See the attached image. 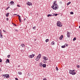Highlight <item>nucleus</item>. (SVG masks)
Wrapping results in <instances>:
<instances>
[{
  "mask_svg": "<svg viewBox=\"0 0 80 80\" xmlns=\"http://www.w3.org/2000/svg\"><path fill=\"white\" fill-rule=\"evenodd\" d=\"M42 66L43 68H45L46 67V66H47V65L46 64H43L41 66Z\"/></svg>",
  "mask_w": 80,
  "mask_h": 80,
  "instance_id": "nucleus-13",
  "label": "nucleus"
},
{
  "mask_svg": "<svg viewBox=\"0 0 80 80\" xmlns=\"http://www.w3.org/2000/svg\"><path fill=\"white\" fill-rule=\"evenodd\" d=\"M37 40V39H34V41H36Z\"/></svg>",
  "mask_w": 80,
  "mask_h": 80,
  "instance_id": "nucleus-47",
  "label": "nucleus"
},
{
  "mask_svg": "<svg viewBox=\"0 0 80 80\" xmlns=\"http://www.w3.org/2000/svg\"><path fill=\"white\" fill-rule=\"evenodd\" d=\"M17 6H18V7H21V6H19V5H18Z\"/></svg>",
  "mask_w": 80,
  "mask_h": 80,
  "instance_id": "nucleus-39",
  "label": "nucleus"
},
{
  "mask_svg": "<svg viewBox=\"0 0 80 80\" xmlns=\"http://www.w3.org/2000/svg\"><path fill=\"white\" fill-rule=\"evenodd\" d=\"M17 15L16 14H14V15Z\"/></svg>",
  "mask_w": 80,
  "mask_h": 80,
  "instance_id": "nucleus-52",
  "label": "nucleus"
},
{
  "mask_svg": "<svg viewBox=\"0 0 80 80\" xmlns=\"http://www.w3.org/2000/svg\"><path fill=\"white\" fill-rule=\"evenodd\" d=\"M56 1H55L54 2V5H57V4H56Z\"/></svg>",
  "mask_w": 80,
  "mask_h": 80,
  "instance_id": "nucleus-34",
  "label": "nucleus"
},
{
  "mask_svg": "<svg viewBox=\"0 0 80 80\" xmlns=\"http://www.w3.org/2000/svg\"><path fill=\"white\" fill-rule=\"evenodd\" d=\"M2 75L3 76V77H4V78H7L10 77L9 74H3Z\"/></svg>",
  "mask_w": 80,
  "mask_h": 80,
  "instance_id": "nucleus-3",
  "label": "nucleus"
},
{
  "mask_svg": "<svg viewBox=\"0 0 80 80\" xmlns=\"http://www.w3.org/2000/svg\"><path fill=\"white\" fill-rule=\"evenodd\" d=\"M43 59H44V60H48V58L45 56H43Z\"/></svg>",
  "mask_w": 80,
  "mask_h": 80,
  "instance_id": "nucleus-8",
  "label": "nucleus"
},
{
  "mask_svg": "<svg viewBox=\"0 0 80 80\" xmlns=\"http://www.w3.org/2000/svg\"><path fill=\"white\" fill-rule=\"evenodd\" d=\"M56 70L57 71H58V68L57 67H56Z\"/></svg>",
  "mask_w": 80,
  "mask_h": 80,
  "instance_id": "nucleus-32",
  "label": "nucleus"
},
{
  "mask_svg": "<svg viewBox=\"0 0 80 80\" xmlns=\"http://www.w3.org/2000/svg\"><path fill=\"white\" fill-rule=\"evenodd\" d=\"M63 36L62 35L60 37H59V39L61 40H62V39H63Z\"/></svg>",
  "mask_w": 80,
  "mask_h": 80,
  "instance_id": "nucleus-12",
  "label": "nucleus"
},
{
  "mask_svg": "<svg viewBox=\"0 0 80 80\" xmlns=\"http://www.w3.org/2000/svg\"><path fill=\"white\" fill-rule=\"evenodd\" d=\"M51 7L53 10H55L58 9V5H57V4H53Z\"/></svg>",
  "mask_w": 80,
  "mask_h": 80,
  "instance_id": "nucleus-1",
  "label": "nucleus"
},
{
  "mask_svg": "<svg viewBox=\"0 0 80 80\" xmlns=\"http://www.w3.org/2000/svg\"><path fill=\"white\" fill-rule=\"evenodd\" d=\"M27 5H29V6H30V5H32V4L30 2H28L27 3Z\"/></svg>",
  "mask_w": 80,
  "mask_h": 80,
  "instance_id": "nucleus-9",
  "label": "nucleus"
},
{
  "mask_svg": "<svg viewBox=\"0 0 80 80\" xmlns=\"http://www.w3.org/2000/svg\"><path fill=\"white\" fill-rule=\"evenodd\" d=\"M52 15L51 14H49L47 15L48 17H52Z\"/></svg>",
  "mask_w": 80,
  "mask_h": 80,
  "instance_id": "nucleus-16",
  "label": "nucleus"
},
{
  "mask_svg": "<svg viewBox=\"0 0 80 80\" xmlns=\"http://www.w3.org/2000/svg\"><path fill=\"white\" fill-rule=\"evenodd\" d=\"M58 15V14H54V16L56 17V16H57Z\"/></svg>",
  "mask_w": 80,
  "mask_h": 80,
  "instance_id": "nucleus-31",
  "label": "nucleus"
},
{
  "mask_svg": "<svg viewBox=\"0 0 80 80\" xmlns=\"http://www.w3.org/2000/svg\"><path fill=\"white\" fill-rule=\"evenodd\" d=\"M79 28H80V26H79Z\"/></svg>",
  "mask_w": 80,
  "mask_h": 80,
  "instance_id": "nucleus-53",
  "label": "nucleus"
},
{
  "mask_svg": "<svg viewBox=\"0 0 80 80\" xmlns=\"http://www.w3.org/2000/svg\"><path fill=\"white\" fill-rule=\"evenodd\" d=\"M36 26H34V27H32V29L33 30H36Z\"/></svg>",
  "mask_w": 80,
  "mask_h": 80,
  "instance_id": "nucleus-21",
  "label": "nucleus"
},
{
  "mask_svg": "<svg viewBox=\"0 0 80 80\" xmlns=\"http://www.w3.org/2000/svg\"><path fill=\"white\" fill-rule=\"evenodd\" d=\"M49 41V39H47L46 40V42H48Z\"/></svg>",
  "mask_w": 80,
  "mask_h": 80,
  "instance_id": "nucleus-23",
  "label": "nucleus"
},
{
  "mask_svg": "<svg viewBox=\"0 0 80 80\" xmlns=\"http://www.w3.org/2000/svg\"><path fill=\"white\" fill-rule=\"evenodd\" d=\"M15 79L16 80H18V79L17 78H15Z\"/></svg>",
  "mask_w": 80,
  "mask_h": 80,
  "instance_id": "nucleus-38",
  "label": "nucleus"
},
{
  "mask_svg": "<svg viewBox=\"0 0 80 80\" xmlns=\"http://www.w3.org/2000/svg\"><path fill=\"white\" fill-rule=\"evenodd\" d=\"M3 31L4 32H5V33L7 32L5 30H3Z\"/></svg>",
  "mask_w": 80,
  "mask_h": 80,
  "instance_id": "nucleus-40",
  "label": "nucleus"
},
{
  "mask_svg": "<svg viewBox=\"0 0 80 80\" xmlns=\"http://www.w3.org/2000/svg\"><path fill=\"white\" fill-rule=\"evenodd\" d=\"M8 63V62L6 61V63Z\"/></svg>",
  "mask_w": 80,
  "mask_h": 80,
  "instance_id": "nucleus-46",
  "label": "nucleus"
},
{
  "mask_svg": "<svg viewBox=\"0 0 80 80\" xmlns=\"http://www.w3.org/2000/svg\"><path fill=\"white\" fill-rule=\"evenodd\" d=\"M75 70H71V71H72V72H75Z\"/></svg>",
  "mask_w": 80,
  "mask_h": 80,
  "instance_id": "nucleus-41",
  "label": "nucleus"
},
{
  "mask_svg": "<svg viewBox=\"0 0 80 80\" xmlns=\"http://www.w3.org/2000/svg\"><path fill=\"white\" fill-rule=\"evenodd\" d=\"M67 36L68 38H69L70 37V33L68 31H67Z\"/></svg>",
  "mask_w": 80,
  "mask_h": 80,
  "instance_id": "nucleus-6",
  "label": "nucleus"
},
{
  "mask_svg": "<svg viewBox=\"0 0 80 80\" xmlns=\"http://www.w3.org/2000/svg\"><path fill=\"white\" fill-rule=\"evenodd\" d=\"M6 20H7V21H8V18H6Z\"/></svg>",
  "mask_w": 80,
  "mask_h": 80,
  "instance_id": "nucleus-45",
  "label": "nucleus"
},
{
  "mask_svg": "<svg viewBox=\"0 0 80 80\" xmlns=\"http://www.w3.org/2000/svg\"><path fill=\"white\" fill-rule=\"evenodd\" d=\"M10 4L11 5H14L15 3H14V2L13 1H11L10 2Z\"/></svg>",
  "mask_w": 80,
  "mask_h": 80,
  "instance_id": "nucleus-7",
  "label": "nucleus"
},
{
  "mask_svg": "<svg viewBox=\"0 0 80 80\" xmlns=\"http://www.w3.org/2000/svg\"><path fill=\"white\" fill-rule=\"evenodd\" d=\"M12 24H13V25H14V26H17V25L13 23H12Z\"/></svg>",
  "mask_w": 80,
  "mask_h": 80,
  "instance_id": "nucleus-36",
  "label": "nucleus"
},
{
  "mask_svg": "<svg viewBox=\"0 0 80 80\" xmlns=\"http://www.w3.org/2000/svg\"><path fill=\"white\" fill-rule=\"evenodd\" d=\"M21 46L22 47H25V45L24 44H21Z\"/></svg>",
  "mask_w": 80,
  "mask_h": 80,
  "instance_id": "nucleus-14",
  "label": "nucleus"
},
{
  "mask_svg": "<svg viewBox=\"0 0 80 80\" xmlns=\"http://www.w3.org/2000/svg\"><path fill=\"white\" fill-rule=\"evenodd\" d=\"M52 15V16H54V13H52V14H51Z\"/></svg>",
  "mask_w": 80,
  "mask_h": 80,
  "instance_id": "nucleus-35",
  "label": "nucleus"
},
{
  "mask_svg": "<svg viewBox=\"0 0 80 80\" xmlns=\"http://www.w3.org/2000/svg\"><path fill=\"white\" fill-rule=\"evenodd\" d=\"M62 48H65V46L64 45V46H61Z\"/></svg>",
  "mask_w": 80,
  "mask_h": 80,
  "instance_id": "nucleus-25",
  "label": "nucleus"
},
{
  "mask_svg": "<svg viewBox=\"0 0 80 80\" xmlns=\"http://www.w3.org/2000/svg\"><path fill=\"white\" fill-rule=\"evenodd\" d=\"M71 3V2H68V3L67 4V5H70V4Z\"/></svg>",
  "mask_w": 80,
  "mask_h": 80,
  "instance_id": "nucleus-20",
  "label": "nucleus"
},
{
  "mask_svg": "<svg viewBox=\"0 0 80 80\" xmlns=\"http://www.w3.org/2000/svg\"><path fill=\"white\" fill-rule=\"evenodd\" d=\"M16 10V9H14V10Z\"/></svg>",
  "mask_w": 80,
  "mask_h": 80,
  "instance_id": "nucleus-54",
  "label": "nucleus"
},
{
  "mask_svg": "<svg viewBox=\"0 0 80 80\" xmlns=\"http://www.w3.org/2000/svg\"><path fill=\"white\" fill-rule=\"evenodd\" d=\"M25 20H26V19L25 18L24 19V21H25Z\"/></svg>",
  "mask_w": 80,
  "mask_h": 80,
  "instance_id": "nucleus-49",
  "label": "nucleus"
},
{
  "mask_svg": "<svg viewBox=\"0 0 80 80\" xmlns=\"http://www.w3.org/2000/svg\"><path fill=\"white\" fill-rule=\"evenodd\" d=\"M10 8V7H8L6 9V10H7L9 8Z\"/></svg>",
  "mask_w": 80,
  "mask_h": 80,
  "instance_id": "nucleus-30",
  "label": "nucleus"
},
{
  "mask_svg": "<svg viewBox=\"0 0 80 80\" xmlns=\"http://www.w3.org/2000/svg\"><path fill=\"white\" fill-rule=\"evenodd\" d=\"M52 45H55V42L52 41L51 42Z\"/></svg>",
  "mask_w": 80,
  "mask_h": 80,
  "instance_id": "nucleus-19",
  "label": "nucleus"
},
{
  "mask_svg": "<svg viewBox=\"0 0 80 80\" xmlns=\"http://www.w3.org/2000/svg\"><path fill=\"white\" fill-rule=\"evenodd\" d=\"M42 56V55L40 54H39L38 55V56H37L38 58H41V57Z\"/></svg>",
  "mask_w": 80,
  "mask_h": 80,
  "instance_id": "nucleus-11",
  "label": "nucleus"
},
{
  "mask_svg": "<svg viewBox=\"0 0 80 80\" xmlns=\"http://www.w3.org/2000/svg\"><path fill=\"white\" fill-rule=\"evenodd\" d=\"M8 58H10V55H8L7 56Z\"/></svg>",
  "mask_w": 80,
  "mask_h": 80,
  "instance_id": "nucleus-29",
  "label": "nucleus"
},
{
  "mask_svg": "<svg viewBox=\"0 0 80 80\" xmlns=\"http://www.w3.org/2000/svg\"><path fill=\"white\" fill-rule=\"evenodd\" d=\"M39 59H40L39 58H38V57H37L36 58V61H38V60H39Z\"/></svg>",
  "mask_w": 80,
  "mask_h": 80,
  "instance_id": "nucleus-17",
  "label": "nucleus"
},
{
  "mask_svg": "<svg viewBox=\"0 0 80 80\" xmlns=\"http://www.w3.org/2000/svg\"><path fill=\"white\" fill-rule=\"evenodd\" d=\"M73 41H75V40H76V38H74L73 40Z\"/></svg>",
  "mask_w": 80,
  "mask_h": 80,
  "instance_id": "nucleus-27",
  "label": "nucleus"
},
{
  "mask_svg": "<svg viewBox=\"0 0 80 80\" xmlns=\"http://www.w3.org/2000/svg\"><path fill=\"white\" fill-rule=\"evenodd\" d=\"M9 13H7V14H6V16L7 17H8V15H9Z\"/></svg>",
  "mask_w": 80,
  "mask_h": 80,
  "instance_id": "nucleus-18",
  "label": "nucleus"
},
{
  "mask_svg": "<svg viewBox=\"0 0 80 80\" xmlns=\"http://www.w3.org/2000/svg\"><path fill=\"white\" fill-rule=\"evenodd\" d=\"M69 73L70 74H72V75H75V74H76V72L72 71V70H70Z\"/></svg>",
  "mask_w": 80,
  "mask_h": 80,
  "instance_id": "nucleus-4",
  "label": "nucleus"
},
{
  "mask_svg": "<svg viewBox=\"0 0 80 80\" xmlns=\"http://www.w3.org/2000/svg\"><path fill=\"white\" fill-rule=\"evenodd\" d=\"M57 26L58 27H62V23H61L60 22L58 21L57 23Z\"/></svg>",
  "mask_w": 80,
  "mask_h": 80,
  "instance_id": "nucleus-2",
  "label": "nucleus"
},
{
  "mask_svg": "<svg viewBox=\"0 0 80 80\" xmlns=\"http://www.w3.org/2000/svg\"><path fill=\"white\" fill-rule=\"evenodd\" d=\"M43 80H47V79L46 78H44Z\"/></svg>",
  "mask_w": 80,
  "mask_h": 80,
  "instance_id": "nucleus-42",
  "label": "nucleus"
},
{
  "mask_svg": "<svg viewBox=\"0 0 80 80\" xmlns=\"http://www.w3.org/2000/svg\"><path fill=\"white\" fill-rule=\"evenodd\" d=\"M18 73L19 75H22V72H18Z\"/></svg>",
  "mask_w": 80,
  "mask_h": 80,
  "instance_id": "nucleus-15",
  "label": "nucleus"
},
{
  "mask_svg": "<svg viewBox=\"0 0 80 80\" xmlns=\"http://www.w3.org/2000/svg\"><path fill=\"white\" fill-rule=\"evenodd\" d=\"M77 67L78 68H80V66L79 65H77Z\"/></svg>",
  "mask_w": 80,
  "mask_h": 80,
  "instance_id": "nucleus-33",
  "label": "nucleus"
},
{
  "mask_svg": "<svg viewBox=\"0 0 80 80\" xmlns=\"http://www.w3.org/2000/svg\"><path fill=\"white\" fill-rule=\"evenodd\" d=\"M2 62V59L0 58V62Z\"/></svg>",
  "mask_w": 80,
  "mask_h": 80,
  "instance_id": "nucleus-37",
  "label": "nucleus"
},
{
  "mask_svg": "<svg viewBox=\"0 0 80 80\" xmlns=\"http://www.w3.org/2000/svg\"><path fill=\"white\" fill-rule=\"evenodd\" d=\"M34 56H35V55L32 54V55H29L28 57L30 58H32L34 57Z\"/></svg>",
  "mask_w": 80,
  "mask_h": 80,
  "instance_id": "nucleus-5",
  "label": "nucleus"
},
{
  "mask_svg": "<svg viewBox=\"0 0 80 80\" xmlns=\"http://www.w3.org/2000/svg\"><path fill=\"white\" fill-rule=\"evenodd\" d=\"M64 45L65 46H66L67 47H68V44H67V43H65V44H64Z\"/></svg>",
  "mask_w": 80,
  "mask_h": 80,
  "instance_id": "nucleus-24",
  "label": "nucleus"
},
{
  "mask_svg": "<svg viewBox=\"0 0 80 80\" xmlns=\"http://www.w3.org/2000/svg\"><path fill=\"white\" fill-rule=\"evenodd\" d=\"M19 21H20L21 20V19H19Z\"/></svg>",
  "mask_w": 80,
  "mask_h": 80,
  "instance_id": "nucleus-48",
  "label": "nucleus"
},
{
  "mask_svg": "<svg viewBox=\"0 0 80 80\" xmlns=\"http://www.w3.org/2000/svg\"><path fill=\"white\" fill-rule=\"evenodd\" d=\"M15 31H16V32H18V31L17 29H15Z\"/></svg>",
  "mask_w": 80,
  "mask_h": 80,
  "instance_id": "nucleus-43",
  "label": "nucleus"
},
{
  "mask_svg": "<svg viewBox=\"0 0 80 80\" xmlns=\"http://www.w3.org/2000/svg\"><path fill=\"white\" fill-rule=\"evenodd\" d=\"M0 38H3V35H2V31H0Z\"/></svg>",
  "mask_w": 80,
  "mask_h": 80,
  "instance_id": "nucleus-10",
  "label": "nucleus"
},
{
  "mask_svg": "<svg viewBox=\"0 0 80 80\" xmlns=\"http://www.w3.org/2000/svg\"><path fill=\"white\" fill-rule=\"evenodd\" d=\"M6 61L8 62V63H10V60L8 59H7Z\"/></svg>",
  "mask_w": 80,
  "mask_h": 80,
  "instance_id": "nucleus-22",
  "label": "nucleus"
},
{
  "mask_svg": "<svg viewBox=\"0 0 80 80\" xmlns=\"http://www.w3.org/2000/svg\"><path fill=\"white\" fill-rule=\"evenodd\" d=\"M17 15V16H18V17H19V16H20V15Z\"/></svg>",
  "mask_w": 80,
  "mask_h": 80,
  "instance_id": "nucleus-50",
  "label": "nucleus"
},
{
  "mask_svg": "<svg viewBox=\"0 0 80 80\" xmlns=\"http://www.w3.org/2000/svg\"><path fill=\"white\" fill-rule=\"evenodd\" d=\"M18 19H20V16H19L18 17Z\"/></svg>",
  "mask_w": 80,
  "mask_h": 80,
  "instance_id": "nucleus-44",
  "label": "nucleus"
},
{
  "mask_svg": "<svg viewBox=\"0 0 80 80\" xmlns=\"http://www.w3.org/2000/svg\"><path fill=\"white\" fill-rule=\"evenodd\" d=\"M22 50H21V52H22Z\"/></svg>",
  "mask_w": 80,
  "mask_h": 80,
  "instance_id": "nucleus-55",
  "label": "nucleus"
},
{
  "mask_svg": "<svg viewBox=\"0 0 80 80\" xmlns=\"http://www.w3.org/2000/svg\"><path fill=\"white\" fill-rule=\"evenodd\" d=\"M20 22H22V21H21V20L20 21H19Z\"/></svg>",
  "mask_w": 80,
  "mask_h": 80,
  "instance_id": "nucleus-51",
  "label": "nucleus"
},
{
  "mask_svg": "<svg viewBox=\"0 0 80 80\" xmlns=\"http://www.w3.org/2000/svg\"><path fill=\"white\" fill-rule=\"evenodd\" d=\"M39 65L40 66H41V67H42V63L41 62L39 64Z\"/></svg>",
  "mask_w": 80,
  "mask_h": 80,
  "instance_id": "nucleus-28",
  "label": "nucleus"
},
{
  "mask_svg": "<svg viewBox=\"0 0 80 80\" xmlns=\"http://www.w3.org/2000/svg\"><path fill=\"white\" fill-rule=\"evenodd\" d=\"M70 14H71V15H73V12H70Z\"/></svg>",
  "mask_w": 80,
  "mask_h": 80,
  "instance_id": "nucleus-26",
  "label": "nucleus"
}]
</instances>
